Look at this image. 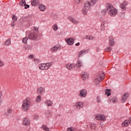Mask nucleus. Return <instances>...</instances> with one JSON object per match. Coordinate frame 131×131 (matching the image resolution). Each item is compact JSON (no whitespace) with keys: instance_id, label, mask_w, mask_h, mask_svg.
<instances>
[{"instance_id":"obj_1","label":"nucleus","mask_w":131,"mask_h":131,"mask_svg":"<svg viewBox=\"0 0 131 131\" xmlns=\"http://www.w3.org/2000/svg\"><path fill=\"white\" fill-rule=\"evenodd\" d=\"M106 9H104L102 12L103 13H106L107 11L108 12V15H110V16H112V17H114L115 16H116L117 15V10L112 5L107 3L106 5Z\"/></svg>"},{"instance_id":"obj_2","label":"nucleus","mask_w":131,"mask_h":131,"mask_svg":"<svg viewBox=\"0 0 131 131\" xmlns=\"http://www.w3.org/2000/svg\"><path fill=\"white\" fill-rule=\"evenodd\" d=\"M91 3L90 2H85L84 6V9H83V13L84 15H86L88 11L91 9V6H95L96 3H97V0H91Z\"/></svg>"},{"instance_id":"obj_3","label":"nucleus","mask_w":131,"mask_h":131,"mask_svg":"<svg viewBox=\"0 0 131 131\" xmlns=\"http://www.w3.org/2000/svg\"><path fill=\"white\" fill-rule=\"evenodd\" d=\"M34 28V30L33 31L29 33L28 37L31 40H38V39H39V37H38V35H37V33H38V30L35 28V27Z\"/></svg>"},{"instance_id":"obj_4","label":"nucleus","mask_w":131,"mask_h":131,"mask_svg":"<svg viewBox=\"0 0 131 131\" xmlns=\"http://www.w3.org/2000/svg\"><path fill=\"white\" fill-rule=\"evenodd\" d=\"M30 105H31V100H30V98H27L23 101L21 109H23L24 111L26 112L28 111V109H29Z\"/></svg>"},{"instance_id":"obj_5","label":"nucleus","mask_w":131,"mask_h":131,"mask_svg":"<svg viewBox=\"0 0 131 131\" xmlns=\"http://www.w3.org/2000/svg\"><path fill=\"white\" fill-rule=\"evenodd\" d=\"M52 65H53V62L41 63L39 66V69H40V70H48Z\"/></svg>"},{"instance_id":"obj_6","label":"nucleus","mask_w":131,"mask_h":131,"mask_svg":"<svg viewBox=\"0 0 131 131\" xmlns=\"http://www.w3.org/2000/svg\"><path fill=\"white\" fill-rule=\"evenodd\" d=\"M96 118L97 120H102V121H105V120H106V117L102 114L98 115L96 116Z\"/></svg>"},{"instance_id":"obj_7","label":"nucleus","mask_w":131,"mask_h":131,"mask_svg":"<svg viewBox=\"0 0 131 131\" xmlns=\"http://www.w3.org/2000/svg\"><path fill=\"white\" fill-rule=\"evenodd\" d=\"M75 66H76V64L74 63H71V64H68L66 66V68L68 69V70H73L75 68Z\"/></svg>"},{"instance_id":"obj_8","label":"nucleus","mask_w":131,"mask_h":131,"mask_svg":"<svg viewBox=\"0 0 131 131\" xmlns=\"http://www.w3.org/2000/svg\"><path fill=\"white\" fill-rule=\"evenodd\" d=\"M87 94L88 92H86V90L85 89H82L80 91V97H81L82 98H85V97H86Z\"/></svg>"},{"instance_id":"obj_9","label":"nucleus","mask_w":131,"mask_h":131,"mask_svg":"<svg viewBox=\"0 0 131 131\" xmlns=\"http://www.w3.org/2000/svg\"><path fill=\"white\" fill-rule=\"evenodd\" d=\"M128 96H129V94H128V93H125L122 97V103H124L126 100H127L128 98Z\"/></svg>"},{"instance_id":"obj_10","label":"nucleus","mask_w":131,"mask_h":131,"mask_svg":"<svg viewBox=\"0 0 131 131\" xmlns=\"http://www.w3.org/2000/svg\"><path fill=\"white\" fill-rule=\"evenodd\" d=\"M130 120H129V119H128V120H125L122 123V126H123L124 127H126L127 126H128V125H129V124H131Z\"/></svg>"},{"instance_id":"obj_11","label":"nucleus","mask_w":131,"mask_h":131,"mask_svg":"<svg viewBox=\"0 0 131 131\" xmlns=\"http://www.w3.org/2000/svg\"><path fill=\"white\" fill-rule=\"evenodd\" d=\"M127 6V2H126V1H124L120 5V8L123 11H125V10H126V6Z\"/></svg>"},{"instance_id":"obj_12","label":"nucleus","mask_w":131,"mask_h":131,"mask_svg":"<svg viewBox=\"0 0 131 131\" xmlns=\"http://www.w3.org/2000/svg\"><path fill=\"white\" fill-rule=\"evenodd\" d=\"M75 107L77 109H81L83 107V102L79 101L75 104Z\"/></svg>"},{"instance_id":"obj_13","label":"nucleus","mask_w":131,"mask_h":131,"mask_svg":"<svg viewBox=\"0 0 131 131\" xmlns=\"http://www.w3.org/2000/svg\"><path fill=\"white\" fill-rule=\"evenodd\" d=\"M105 78V76H101V77H96V78L95 80V82H96V83H99V82H101V81H102V80H104V79Z\"/></svg>"},{"instance_id":"obj_14","label":"nucleus","mask_w":131,"mask_h":131,"mask_svg":"<svg viewBox=\"0 0 131 131\" xmlns=\"http://www.w3.org/2000/svg\"><path fill=\"white\" fill-rule=\"evenodd\" d=\"M81 74V78L82 80H86V79L89 78V73L82 72Z\"/></svg>"},{"instance_id":"obj_15","label":"nucleus","mask_w":131,"mask_h":131,"mask_svg":"<svg viewBox=\"0 0 131 131\" xmlns=\"http://www.w3.org/2000/svg\"><path fill=\"white\" fill-rule=\"evenodd\" d=\"M19 5H20V6H24L25 7V9H27V8H29V5L26 4V1H25V0H21L20 2H19Z\"/></svg>"},{"instance_id":"obj_16","label":"nucleus","mask_w":131,"mask_h":131,"mask_svg":"<svg viewBox=\"0 0 131 131\" xmlns=\"http://www.w3.org/2000/svg\"><path fill=\"white\" fill-rule=\"evenodd\" d=\"M60 49H61V47H60V46L56 45L51 49V52H57V51H58V50H60Z\"/></svg>"},{"instance_id":"obj_17","label":"nucleus","mask_w":131,"mask_h":131,"mask_svg":"<svg viewBox=\"0 0 131 131\" xmlns=\"http://www.w3.org/2000/svg\"><path fill=\"white\" fill-rule=\"evenodd\" d=\"M23 123L24 125H29L30 124V120L27 118H25L23 120Z\"/></svg>"},{"instance_id":"obj_18","label":"nucleus","mask_w":131,"mask_h":131,"mask_svg":"<svg viewBox=\"0 0 131 131\" xmlns=\"http://www.w3.org/2000/svg\"><path fill=\"white\" fill-rule=\"evenodd\" d=\"M32 6L34 7H36V6H38L39 4V1L38 0H31V1Z\"/></svg>"},{"instance_id":"obj_19","label":"nucleus","mask_w":131,"mask_h":131,"mask_svg":"<svg viewBox=\"0 0 131 131\" xmlns=\"http://www.w3.org/2000/svg\"><path fill=\"white\" fill-rule=\"evenodd\" d=\"M67 42L68 45L70 46H72L74 43V39L73 38H70L67 40Z\"/></svg>"},{"instance_id":"obj_20","label":"nucleus","mask_w":131,"mask_h":131,"mask_svg":"<svg viewBox=\"0 0 131 131\" xmlns=\"http://www.w3.org/2000/svg\"><path fill=\"white\" fill-rule=\"evenodd\" d=\"M68 19L69 20H70V21L73 23V24H78L79 23L78 21L76 20L75 19H74L73 17L71 16H69Z\"/></svg>"},{"instance_id":"obj_21","label":"nucleus","mask_w":131,"mask_h":131,"mask_svg":"<svg viewBox=\"0 0 131 131\" xmlns=\"http://www.w3.org/2000/svg\"><path fill=\"white\" fill-rule=\"evenodd\" d=\"M37 94H40L41 95L43 93H45V90L43 89V88L40 87L37 89Z\"/></svg>"},{"instance_id":"obj_22","label":"nucleus","mask_w":131,"mask_h":131,"mask_svg":"<svg viewBox=\"0 0 131 131\" xmlns=\"http://www.w3.org/2000/svg\"><path fill=\"white\" fill-rule=\"evenodd\" d=\"M109 41L111 47L114 46V39L113 38V36L110 37Z\"/></svg>"},{"instance_id":"obj_23","label":"nucleus","mask_w":131,"mask_h":131,"mask_svg":"<svg viewBox=\"0 0 131 131\" xmlns=\"http://www.w3.org/2000/svg\"><path fill=\"white\" fill-rule=\"evenodd\" d=\"M46 105H47L48 107L53 106V102L50 100H47L45 101Z\"/></svg>"},{"instance_id":"obj_24","label":"nucleus","mask_w":131,"mask_h":131,"mask_svg":"<svg viewBox=\"0 0 131 131\" xmlns=\"http://www.w3.org/2000/svg\"><path fill=\"white\" fill-rule=\"evenodd\" d=\"M11 45V38H8L4 43V46H10Z\"/></svg>"},{"instance_id":"obj_25","label":"nucleus","mask_w":131,"mask_h":131,"mask_svg":"<svg viewBox=\"0 0 131 131\" xmlns=\"http://www.w3.org/2000/svg\"><path fill=\"white\" fill-rule=\"evenodd\" d=\"M77 64L78 65L77 66V68H79V67H81V66H82V61H81L80 60H78Z\"/></svg>"},{"instance_id":"obj_26","label":"nucleus","mask_w":131,"mask_h":131,"mask_svg":"<svg viewBox=\"0 0 131 131\" xmlns=\"http://www.w3.org/2000/svg\"><path fill=\"white\" fill-rule=\"evenodd\" d=\"M39 9L40 11H45L46 10V6L41 4L39 6Z\"/></svg>"},{"instance_id":"obj_27","label":"nucleus","mask_w":131,"mask_h":131,"mask_svg":"<svg viewBox=\"0 0 131 131\" xmlns=\"http://www.w3.org/2000/svg\"><path fill=\"white\" fill-rule=\"evenodd\" d=\"M110 102L113 103V104H114V103H116L117 102V98H116V97H113L110 101Z\"/></svg>"},{"instance_id":"obj_28","label":"nucleus","mask_w":131,"mask_h":131,"mask_svg":"<svg viewBox=\"0 0 131 131\" xmlns=\"http://www.w3.org/2000/svg\"><path fill=\"white\" fill-rule=\"evenodd\" d=\"M86 39H89V40H93L94 39V37L91 35L86 36Z\"/></svg>"},{"instance_id":"obj_29","label":"nucleus","mask_w":131,"mask_h":131,"mask_svg":"<svg viewBox=\"0 0 131 131\" xmlns=\"http://www.w3.org/2000/svg\"><path fill=\"white\" fill-rule=\"evenodd\" d=\"M111 90L106 89L105 91V95H107V97L111 95Z\"/></svg>"},{"instance_id":"obj_30","label":"nucleus","mask_w":131,"mask_h":131,"mask_svg":"<svg viewBox=\"0 0 131 131\" xmlns=\"http://www.w3.org/2000/svg\"><path fill=\"white\" fill-rule=\"evenodd\" d=\"M29 37H25L23 38V43H27V40H28Z\"/></svg>"},{"instance_id":"obj_31","label":"nucleus","mask_w":131,"mask_h":131,"mask_svg":"<svg viewBox=\"0 0 131 131\" xmlns=\"http://www.w3.org/2000/svg\"><path fill=\"white\" fill-rule=\"evenodd\" d=\"M41 101V96L39 95L36 99V102H39Z\"/></svg>"},{"instance_id":"obj_32","label":"nucleus","mask_w":131,"mask_h":131,"mask_svg":"<svg viewBox=\"0 0 131 131\" xmlns=\"http://www.w3.org/2000/svg\"><path fill=\"white\" fill-rule=\"evenodd\" d=\"M42 129H43V130H46V131H49V128L48 127V126L42 125Z\"/></svg>"},{"instance_id":"obj_33","label":"nucleus","mask_w":131,"mask_h":131,"mask_svg":"<svg viewBox=\"0 0 131 131\" xmlns=\"http://www.w3.org/2000/svg\"><path fill=\"white\" fill-rule=\"evenodd\" d=\"M102 24L104 25V26L105 28L106 27L108 28L109 26V25L108 24V22H107V21H104L102 22Z\"/></svg>"},{"instance_id":"obj_34","label":"nucleus","mask_w":131,"mask_h":131,"mask_svg":"<svg viewBox=\"0 0 131 131\" xmlns=\"http://www.w3.org/2000/svg\"><path fill=\"white\" fill-rule=\"evenodd\" d=\"M52 28L54 31H57L58 30V25H57V24H55L53 26Z\"/></svg>"},{"instance_id":"obj_35","label":"nucleus","mask_w":131,"mask_h":131,"mask_svg":"<svg viewBox=\"0 0 131 131\" xmlns=\"http://www.w3.org/2000/svg\"><path fill=\"white\" fill-rule=\"evenodd\" d=\"M12 108H8L7 112L6 113V115H9V114H11V113H12Z\"/></svg>"},{"instance_id":"obj_36","label":"nucleus","mask_w":131,"mask_h":131,"mask_svg":"<svg viewBox=\"0 0 131 131\" xmlns=\"http://www.w3.org/2000/svg\"><path fill=\"white\" fill-rule=\"evenodd\" d=\"M25 50H31L32 49V46L30 45H28L25 47Z\"/></svg>"},{"instance_id":"obj_37","label":"nucleus","mask_w":131,"mask_h":131,"mask_svg":"<svg viewBox=\"0 0 131 131\" xmlns=\"http://www.w3.org/2000/svg\"><path fill=\"white\" fill-rule=\"evenodd\" d=\"M105 28H106L105 27V26H104V24H101L100 30H101V31H104V30H105Z\"/></svg>"},{"instance_id":"obj_38","label":"nucleus","mask_w":131,"mask_h":131,"mask_svg":"<svg viewBox=\"0 0 131 131\" xmlns=\"http://www.w3.org/2000/svg\"><path fill=\"white\" fill-rule=\"evenodd\" d=\"M81 51H82V54H87V53H89V52L90 51V50L88 49L86 50H82Z\"/></svg>"},{"instance_id":"obj_39","label":"nucleus","mask_w":131,"mask_h":131,"mask_svg":"<svg viewBox=\"0 0 131 131\" xmlns=\"http://www.w3.org/2000/svg\"><path fill=\"white\" fill-rule=\"evenodd\" d=\"M112 50V48L111 47H107L105 49L106 52H111Z\"/></svg>"},{"instance_id":"obj_40","label":"nucleus","mask_w":131,"mask_h":131,"mask_svg":"<svg viewBox=\"0 0 131 131\" xmlns=\"http://www.w3.org/2000/svg\"><path fill=\"white\" fill-rule=\"evenodd\" d=\"M75 129V128L74 127H70V128H68L67 130L68 131H74Z\"/></svg>"},{"instance_id":"obj_41","label":"nucleus","mask_w":131,"mask_h":131,"mask_svg":"<svg viewBox=\"0 0 131 131\" xmlns=\"http://www.w3.org/2000/svg\"><path fill=\"white\" fill-rule=\"evenodd\" d=\"M17 16L16 15L13 14V17H12V20L13 21H17Z\"/></svg>"},{"instance_id":"obj_42","label":"nucleus","mask_w":131,"mask_h":131,"mask_svg":"<svg viewBox=\"0 0 131 131\" xmlns=\"http://www.w3.org/2000/svg\"><path fill=\"white\" fill-rule=\"evenodd\" d=\"M82 52L81 51H80L79 52V53H78V57H79V58H80V57H82Z\"/></svg>"},{"instance_id":"obj_43","label":"nucleus","mask_w":131,"mask_h":131,"mask_svg":"<svg viewBox=\"0 0 131 131\" xmlns=\"http://www.w3.org/2000/svg\"><path fill=\"white\" fill-rule=\"evenodd\" d=\"M75 3H76V4H80L81 0H75Z\"/></svg>"},{"instance_id":"obj_44","label":"nucleus","mask_w":131,"mask_h":131,"mask_svg":"<svg viewBox=\"0 0 131 131\" xmlns=\"http://www.w3.org/2000/svg\"><path fill=\"white\" fill-rule=\"evenodd\" d=\"M97 101L98 102V103H100L101 102V98H100V97L98 96L97 97Z\"/></svg>"},{"instance_id":"obj_45","label":"nucleus","mask_w":131,"mask_h":131,"mask_svg":"<svg viewBox=\"0 0 131 131\" xmlns=\"http://www.w3.org/2000/svg\"><path fill=\"white\" fill-rule=\"evenodd\" d=\"M3 66H4V62L0 59V67H3Z\"/></svg>"},{"instance_id":"obj_46","label":"nucleus","mask_w":131,"mask_h":131,"mask_svg":"<svg viewBox=\"0 0 131 131\" xmlns=\"http://www.w3.org/2000/svg\"><path fill=\"white\" fill-rule=\"evenodd\" d=\"M2 97H3V92L2 91H0V102L2 101Z\"/></svg>"},{"instance_id":"obj_47","label":"nucleus","mask_w":131,"mask_h":131,"mask_svg":"<svg viewBox=\"0 0 131 131\" xmlns=\"http://www.w3.org/2000/svg\"><path fill=\"white\" fill-rule=\"evenodd\" d=\"M79 45H80V43L78 42V43L75 44V46H76L77 47H78V46H79Z\"/></svg>"},{"instance_id":"obj_48","label":"nucleus","mask_w":131,"mask_h":131,"mask_svg":"<svg viewBox=\"0 0 131 131\" xmlns=\"http://www.w3.org/2000/svg\"><path fill=\"white\" fill-rule=\"evenodd\" d=\"M29 58H33V55H29Z\"/></svg>"},{"instance_id":"obj_49","label":"nucleus","mask_w":131,"mask_h":131,"mask_svg":"<svg viewBox=\"0 0 131 131\" xmlns=\"http://www.w3.org/2000/svg\"><path fill=\"white\" fill-rule=\"evenodd\" d=\"M11 26H14V23H11Z\"/></svg>"},{"instance_id":"obj_50","label":"nucleus","mask_w":131,"mask_h":131,"mask_svg":"<svg viewBox=\"0 0 131 131\" xmlns=\"http://www.w3.org/2000/svg\"><path fill=\"white\" fill-rule=\"evenodd\" d=\"M129 120H130V122L131 123V118H129Z\"/></svg>"},{"instance_id":"obj_51","label":"nucleus","mask_w":131,"mask_h":131,"mask_svg":"<svg viewBox=\"0 0 131 131\" xmlns=\"http://www.w3.org/2000/svg\"><path fill=\"white\" fill-rule=\"evenodd\" d=\"M49 114H50V112H49Z\"/></svg>"},{"instance_id":"obj_52","label":"nucleus","mask_w":131,"mask_h":131,"mask_svg":"<svg viewBox=\"0 0 131 131\" xmlns=\"http://www.w3.org/2000/svg\"><path fill=\"white\" fill-rule=\"evenodd\" d=\"M108 28H109V27H108ZM108 29H107V30H108Z\"/></svg>"}]
</instances>
